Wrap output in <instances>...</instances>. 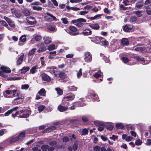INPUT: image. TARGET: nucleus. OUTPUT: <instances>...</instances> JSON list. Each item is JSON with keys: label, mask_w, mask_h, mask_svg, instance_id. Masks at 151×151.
<instances>
[{"label": "nucleus", "mask_w": 151, "mask_h": 151, "mask_svg": "<svg viewBox=\"0 0 151 151\" xmlns=\"http://www.w3.org/2000/svg\"><path fill=\"white\" fill-rule=\"evenodd\" d=\"M47 71L50 72L51 73L56 76L57 73V69L55 67H51L47 68Z\"/></svg>", "instance_id": "nucleus-12"}, {"label": "nucleus", "mask_w": 151, "mask_h": 151, "mask_svg": "<svg viewBox=\"0 0 151 151\" xmlns=\"http://www.w3.org/2000/svg\"><path fill=\"white\" fill-rule=\"evenodd\" d=\"M23 13L24 15L25 16H29L30 14V13L29 11L27 9H24L23 12Z\"/></svg>", "instance_id": "nucleus-47"}, {"label": "nucleus", "mask_w": 151, "mask_h": 151, "mask_svg": "<svg viewBox=\"0 0 151 151\" xmlns=\"http://www.w3.org/2000/svg\"><path fill=\"white\" fill-rule=\"evenodd\" d=\"M68 90L70 91H75L77 90L78 88L74 86H69L68 87Z\"/></svg>", "instance_id": "nucleus-37"}, {"label": "nucleus", "mask_w": 151, "mask_h": 151, "mask_svg": "<svg viewBox=\"0 0 151 151\" xmlns=\"http://www.w3.org/2000/svg\"><path fill=\"white\" fill-rule=\"evenodd\" d=\"M42 38L41 36L40 35H36L35 37V40L36 41H39Z\"/></svg>", "instance_id": "nucleus-54"}, {"label": "nucleus", "mask_w": 151, "mask_h": 151, "mask_svg": "<svg viewBox=\"0 0 151 151\" xmlns=\"http://www.w3.org/2000/svg\"><path fill=\"white\" fill-rule=\"evenodd\" d=\"M42 80L46 81H49L50 80V78L49 76L45 73L42 74Z\"/></svg>", "instance_id": "nucleus-26"}, {"label": "nucleus", "mask_w": 151, "mask_h": 151, "mask_svg": "<svg viewBox=\"0 0 151 151\" xmlns=\"http://www.w3.org/2000/svg\"><path fill=\"white\" fill-rule=\"evenodd\" d=\"M101 76V74L98 73H96L94 75V76L96 78H99Z\"/></svg>", "instance_id": "nucleus-61"}, {"label": "nucleus", "mask_w": 151, "mask_h": 151, "mask_svg": "<svg viewBox=\"0 0 151 151\" xmlns=\"http://www.w3.org/2000/svg\"><path fill=\"white\" fill-rule=\"evenodd\" d=\"M24 56V54L23 53H22L17 61V65H19L22 63Z\"/></svg>", "instance_id": "nucleus-29"}, {"label": "nucleus", "mask_w": 151, "mask_h": 151, "mask_svg": "<svg viewBox=\"0 0 151 151\" xmlns=\"http://www.w3.org/2000/svg\"><path fill=\"white\" fill-rule=\"evenodd\" d=\"M12 13L14 14L17 18L20 17L21 16V12L18 10H16L14 8L11 9Z\"/></svg>", "instance_id": "nucleus-10"}, {"label": "nucleus", "mask_w": 151, "mask_h": 151, "mask_svg": "<svg viewBox=\"0 0 151 151\" xmlns=\"http://www.w3.org/2000/svg\"><path fill=\"white\" fill-rule=\"evenodd\" d=\"M79 19L81 20L80 21V22H78V23L76 24V26L79 27H82L84 25V24L83 22H86V19L82 18H79Z\"/></svg>", "instance_id": "nucleus-16"}, {"label": "nucleus", "mask_w": 151, "mask_h": 151, "mask_svg": "<svg viewBox=\"0 0 151 151\" xmlns=\"http://www.w3.org/2000/svg\"><path fill=\"white\" fill-rule=\"evenodd\" d=\"M29 87V85L27 84H25L22 86L21 89L23 90H27Z\"/></svg>", "instance_id": "nucleus-49"}, {"label": "nucleus", "mask_w": 151, "mask_h": 151, "mask_svg": "<svg viewBox=\"0 0 151 151\" xmlns=\"http://www.w3.org/2000/svg\"><path fill=\"white\" fill-rule=\"evenodd\" d=\"M106 129L108 130L111 131L113 129V126L111 124L108 125L106 126Z\"/></svg>", "instance_id": "nucleus-51"}, {"label": "nucleus", "mask_w": 151, "mask_h": 151, "mask_svg": "<svg viewBox=\"0 0 151 151\" xmlns=\"http://www.w3.org/2000/svg\"><path fill=\"white\" fill-rule=\"evenodd\" d=\"M122 3L126 6L129 5L130 4V1L128 0H124Z\"/></svg>", "instance_id": "nucleus-63"}, {"label": "nucleus", "mask_w": 151, "mask_h": 151, "mask_svg": "<svg viewBox=\"0 0 151 151\" xmlns=\"http://www.w3.org/2000/svg\"><path fill=\"white\" fill-rule=\"evenodd\" d=\"M26 21L29 24L33 25L36 24V22L35 18L33 17H29L27 18Z\"/></svg>", "instance_id": "nucleus-9"}, {"label": "nucleus", "mask_w": 151, "mask_h": 151, "mask_svg": "<svg viewBox=\"0 0 151 151\" xmlns=\"http://www.w3.org/2000/svg\"><path fill=\"white\" fill-rule=\"evenodd\" d=\"M55 128L56 127L54 126L50 127L44 130L43 132V133H45L51 132L55 129Z\"/></svg>", "instance_id": "nucleus-22"}, {"label": "nucleus", "mask_w": 151, "mask_h": 151, "mask_svg": "<svg viewBox=\"0 0 151 151\" xmlns=\"http://www.w3.org/2000/svg\"><path fill=\"white\" fill-rule=\"evenodd\" d=\"M104 12L106 14H110L111 13V11L108 8H105L104 9Z\"/></svg>", "instance_id": "nucleus-62"}, {"label": "nucleus", "mask_w": 151, "mask_h": 151, "mask_svg": "<svg viewBox=\"0 0 151 151\" xmlns=\"http://www.w3.org/2000/svg\"><path fill=\"white\" fill-rule=\"evenodd\" d=\"M88 133V130L86 128L84 129L82 131V135H85L87 134Z\"/></svg>", "instance_id": "nucleus-57"}, {"label": "nucleus", "mask_w": 151, "mask_h": 151, "mask_svg": "<svg viewBox=\"0 0 151 151\" xmlns=\"http://www.w3.org/2000/svg\"><path fill=\"white\" fill-rule=\"evenodd\" d=\"M1 71H0V76L4 77H5L6 76L4 73H11V70L7 67L1 66L0 67Z\"/></svg>", "instance_id": "nucleus-4"}, {"label": "nucleus", "mask_w": 151, "mask_h": 151, "mask_svg": "<svg viewBox=\"0 0 151 151\" xmlns=\"http://www.w3.org/2000/svg\"><path fill=\"white\" fill-rule=\"evenodd\" d=\"M26 35H24L22 36L19 38L20 41L22 43H24L26 40Z\"/></svg>", "instance_id": "nucleus-38"}, {"label": "nucleus", "mask_w": 151, "mask_h": 151, "mask_svg": "<svg viewBox=\"0 0 151 151\" xmlns=\"http://www.w3.org/2000/svg\"><path fill=\"white\" fill-rule=\"evenodd\" d=\"M94 124L97 126H106V125L102 122L99 121H95L94 122Z\"/></svg>", "instance_id": "nucleus-20"}, {"label": "nucleus", "mask_w": 151, "mask_h": 151, "mask_svg": "<svg viewBox=\"0 0 151 151\" xmlns=\"http://www.w3.org/2000/svg\"><path fill=\"white\" fill-rule=\"evenodd\" d=\"M46 13L47 15L44 17L46 21L50 22L53 20L56 19V17L52 14L48 12H47Z\"/></svg>", "instance_id": "nucleus-6"}, {"label": "nucleus", "mask_w": 151, "mask_h": 151, "mask_svg": "<svg viewBox=\"0 0 151 151\" xmlns=\"http://www.w3.org/2000/svg\"><path fill=\"white\" fill-rule=\"evenodd\" d=\"M38 93L42 96H45L46 92L44 89L42 88L38 92Z\"/></svg>", "instance_id": "nucleus-36"}, {"label": "nucleus", "mask_w": 151, "mask_h": 151, "mask_svg": "<svg viewBox=\"0 0 151 151\" xmlns=\"http://www.w3.org/2000/svg\"><path fill=\"white\" fill-rule=\"evenodd\" d=\"M121 43L123 46H127L129 44V42L127 38H123L121 41Z\"/></svg>", "instance_id": "nucleus-21"}, {"label": "nucleus", "mask_w": 151, "mask_h": 151, "mask_svg": "<svg viewBox=\"0 0 151 151\" xmlns=\"http://www.w3.org/2000/svg\"><path fill=\"white\" fill-rule=\"evenodd\" d=\"M29 69V67L28 66L24 67L21 70V73H25Z\"/></svg>", "instance_id": "nucleus-34"}, {"label": "nucleus", "mask_w": 151, "mask_h": 151, "mask_svg": "<svg viewBox=\"0 0 151 151\" xmlns=\"http://www.w3.org/2000/svg\"><path fill=\"white\" fill-rule=\"evenodd\" d=\"M63 103L64 106L67 108V109H68V107L70 105V103L67 101H65L63 102Z\"/></svg>", "instance_id": "nucleus-58"}, {"label": "nucleus", "mask_w": 151, "mask_h": 151, "mask_svg": "<svg viewBox=\"0 0 151 151\" xmlns=\"http://www.w3.org/2000/svg\"><path fill=\"white\" fill-rule=\"evenodd\" d=\"M81 20L79 19V18L77 19H74L71 21V22L74 25L76 26L77 24H76L78 23V22H80V21Z\"/></svg>", "instance_id": "nucleus-56"}, {"label": "nucleus", "mask_w": 151, "mask_h": 151, "mask_svg": "<svg viewBox=\"0 0 151 151\" xmlns=\"http://www.w3.org/2000/svg\"><path fill=\"white\" fill-rule=\"evenodd\" d=\"M142 143V141L140 139H138L136 141L135 144L139 146L141 145Z\"/></svg>", "instance_id": "nucleus-48"}, {"label": "nucleus", "mask_w": 151, "mask_h": 151, "mask_svg": "<svg viewBox=\"0 0 151 151\" xmlns=\"http://www.w3.org/2000/svg\"><path fill=\"white\" fill-rule=\"evenodd\" d=\"M63 90L57 87V94L58 96H61L63 94Z\"/></svg>", "instance_id": "nucleus-43"}, {"label": "nucleus", "mask_w": 151, "mask_h": 151, "mask_svg": "<svg viewBox=\"0 0 151 151\" xmlns=\"http://www.w3.org/2000/svg\"><path fill=\"white\" fill-rule=\"evenodd\" d=\"M39 68L37 65L34 66L30 69V72L32 74H34L37 72V70Z\"/></svg>", "instance_id": "nucleus-25"}, {"label": "nucleus", "mask_w": 151, "mask_h": 151, "mask_svg": "<svg viewBox=\"0 0 151 151\" xmlns=\"http://www.w3.org/2000/svg\"><path fill=\"white\" fill-rule=\"evenodd\" d=\"M102 14H98L95 15L94 17H91L92 20H94L98 18L99 17L101 16L102 15Z\"/></svg>", "instance_id": "nucleus-53"}, {"label": "nucleus", "mask_w": 151, "mask_h": 151, "mask_svg": "<svg viewBox=\"0 0 151 151\" xmlns=\"http://www.w3.org/2000/svg\"><path fill=\"white\" fill-rule=\"evenodd\" d=\"M25 134L26 133L24 132H23L20 133L18 136H17L19 140L22 141L25 137Z\"/></svg>", "instance_id": "nucleus-24"}, {"label": "nucleus", "mask_w": 151, "mask_h": 151, "mask_svg": "<svg viewBox=\"0 0 151 151\" xmlns=\"http://www.w3.org/2000/svg\"><path fill=\"white\" fill-rule=\"evenodd\" d=\"M82 68L80 69L77 72V76L78 78H80L82 75Z\"/></svg>", "instance_id": "nucleus-46"}, {"label": "nucleus", "mask_w": 151, "mask_h": 151, "mask_svg": "<svg viewBox=\"0 0 151 151\" xmlns=\"http://www.w3.org/2000/svg\"><path fill=\"white\" fill-rule=\"evenodd\" d=\"M101 37H100L95 36L93 37H90L89 38L91 39H92L91 40L92 42L96 43H97L100 42Z\"/></svg>", "instance_id": "nucleus-19"}, {"label": "nucleus", "mask_w": 151, "mask_h": 151, "mask_svg": "<svg viewBox=\"0 0 151 151\" xmlns=\"http://www.w3.org/2000/svg\"><path fill=\"white\" fill-rule=\"evenodd\" d=\"M23 96L21 95L15 99L14 101L16 104H19L22 103L23 101Z\"/></svg>", "instance_id": "nucleus-17"}, {"label": "nucleus", "mask_w": 151, "mask_h": 151, "mask_svg": "<svg viewBox=\"0 0 151 151\" xmlns=\"http://www.w3.org/2000/svg\"><path fill=\"white\" fill-rule=\"evenodd\" d=\"M88 96L89 98L92 99L93 101H98V96L96 93L95 92L92 90H89L88 91Z\"/></svg>", "instance_id": "nucleus-5"}, {"label": "nucleus", "mask_w": 151, "mask_h": 151, "mask_svg": "<svg viewBox=\"0 0 151 151\" xmlns=\"http://www.w3.org/2000/svg\"><path fill=\"white\" fill-rule=\"evenodd\" d=\"M101 148L99 146H96L94 147V150L95 151H100V150H101Z\"/></svg>", "instance_id": "nucleus-64"}, {"label": "nucleus", "mask_w": 151, "mask_h": 151, "mask_svg": "<svg viewBox=\"0 0 151 151\" xmlns=\"http://www.w3.org/2000/svg\"><path fill=\"white\" fill-rule=\"evenodd\" d=\"M75 97L74 94L72 93H70L68 94L66 96L64 97L63 99L66 101H69L73 100Z\"/></svg>", "instance_id": "nucleus-7"}, {"label": "nucleus", "mask_w": 151, "mask_h": 151, "mask_svg": "<svg viewBox=\"0 0 151 151\" xmlns=\"http://www.w3.org/2000/svg\"><path fill=\"white\" fill-rule=\"evenodd\" d=\"M12 94V90H7L3 92L4 96L6 98L9 97L8 95Z\"/></svg>", "instance_id": "nucleus-30"}, {"label": "nucleus", "mask_w": 151, "mask_h": 151, "mask_svg": "<svg viewBox=\"0 0 151 151\" xmlns=\"http://www.w3.org/2000/svg\"><path fill=\"white\" fill-rule=\"evenodd\" d=\"M31 7L35 10L41 11L42 9V7L40 6H31Z\"/></svg>", "instance_id": "nucleus-40"}, {"label": "nucleus", "mask_w": 151, "mask_h": 151, "mask_svg": "<svg viewBox=\"0 0 151 151\" xmlns=\"http://www.w3.org/2000/svg\"><path fill=\"white\" fill-rule=\"evenodd\" d=\"M86 24L88 25L89 27L95 30H98L100 28V26L98 23H86Z\"/></svg>", "instance_id": "nucleus-11"}, {"label": "nucleus", "mask_w": 151, "mask_h": 151, "mask_svg": "<svg viewBox=\"0 0 151 151\" xmlns=\"http://www.w3.org/2000/svg\"><path fill=\"white\" fill-rule=\"evenodd\" d=\"M133 28L132 25H126L123 26V29L124 31L126 32H130Z\"/></svg>", "instance_id": "nucleus-13"}, {"label": "nucleus", "mask_w": 151, "mask_h": 151, "mask_svg": "<svg viewBox=\"0 0 151 151\" xmlns=\"http://www.w3.org/2000/svg\"><path fill=\"white\" fill-rule=\"evenodd\" d=\"M45 108V106L43 105H41L38 108V109L39 113L42 112Z\"/></svg>", "instance_id": "nucleus-45"}, {"label": "nucleus", "mask_w": 151, "mask_h": 151, "mask_svg": "<svg viewBox=\"0 0 151 151\" xmlns=\"http://www.w3.org/2000/svg\"><path fill=\"white\" fill-rule=\"evenodd\" d=\"M116 127L118 129H124V126L123 124L122 123H117L116 124Z\"/></svg>", "instance_id": "nucleus-32"}, {"label": "nucleus", "mask_w": 151, "mask_h": 151, "mask_svg": "<svg viewBox=\"0 0 151 151\" xmlns=\"http://www.w3.org/2000/svg\"><path fill=\"white\" fill-rule=\"evenodd\" d=\"M24 112V113L22 115H20L19 117L20 118H27L31 114V111L30 110H26L25 111L24 110H20L19 111H17L15 114H12V117L15 118L17 115H18L19 113L22 114Z\"/></svg>", "instance_id": "nucleus-1"}, {"label": "nucleus", "mask_w": 151, "mask_h": 151, "mask_svg": "<svg viewBox=\"0 0 151 151\" xmlns=\"http://www.w3.org/2000/svg\"><path fill=\"white\" fill-rule=\"evenodd\" d=\"M137 18L134 16H131L129 19L130 21L133 23L135 22L137 20Z\"/></svg>", "instance_id": "nucleus-44"}, {"label": "nucleus", "mask_w": 151, "mask_h": 151, "mask_svg": "<svg viewBox=\"0 0 151 151\" xmlns=\"http://www.w3.org/2000/svg\"><path fill=\"white\" fill-rule=\"evenodd\" d=\"M58 109L60 112H63L66 111L67 109V108L66 107L60 104L58 106Z\"/></svg>", "instance_id": "nucleus-23"}, {"label": "nucleus", "mask_w": 151, "mask_h": 151, "mask_svg": "<svg viewBox=\"0 0 151 151\" xmlns=\"http://www.w3.org/2000/svg\"><path fill=\"white\" fill-rule=\"evenodd\" d=\"M131 60L136 62L137 61H140L141 63L143 65H146L149 63V61L145 60L142 57L136 56H133L131 57L130 58Z\"/></svg>", "instance_id": "nucleus-2"}, {"label": "nucleus", "mask_w": 151, "mask_h": 151, "mask_svg": "<svg viewBox=\"0 0 151 151\" xmlns=\"http://www.w3.org/2000/svg\"><path fill=\"white\" fill-rule=\"evenodd\" d=\"M122 61L124 63H127L129 60L128 58L126 57H122Z\"/></svg>", "instance_id": "nucleus-55"}, {"label": "nucleus", "mask_w": 151, "mask_h": 151, "mask_svg": "<svg viewBox=\"0 0 151 151\" xmlns=\"http://www.w3.org/2000/svg\"><path fill=\"white\" fill-rule=\"evenodd\" d=\"M46 50V48L45 47H40L37 50L38 52L40 53L45 51Z\"/></svg>", "instance_id": "nucleus-41"}, {"label": "nucleus", "mask_w": 151, "mask_h": 151, "mask_svg": "<svg viewBox=\"0 0 151 151\" xmlns=\"http://www.w3.org/2000/svg\"><path fill=\"white\" fill-rule=\"evenodd\" d=\"M67 32L71 35H76L79 34L77 28L73 26H69L68 29L67 30Z\"/></svg>", "instance_id": "nucleus-3"}, {"label": "nucleus", "mask_w": 151, "mask_h": 151, "mask_svg": "<svg viewBox=\"0 0 151 151\" xmlns=\"http://www.w3.org/2000/svg\"><path fill=\"white\" fill-rule=\"evenodd\" d=\"M59 77L60 78L59 80L60 81L61 79H64L66 78V76L64 72H60L59 74Z\"/></svg>", "instance_id": "nucleus-28"}, {"label": "nucleus", "mask_w": 151, "mask_h": 151, "mask_svg": "<svg viewBox=\"0 0 151 151\" xmlns=\"http://www.w3.org/2000/svg\"><path fill=\"white\" fill-rule=\"evenodd\" d=\"M41 149L42 151H47V149L48 148V145H44L42 146Z\"/></svg>", "instance_id": "nucleus-50"}, {"label": "nucleus", "mask_w": 151, "mask_h": 151, "mask_svg": "<svg viewBox=\"0 0 151 151\" xmlns=\"http://www.w3.org/2000/svg\"><path fill=\"white\" fill-rule=\"evenodd\" d=\"M8 141L10 143H13L19 141L17 136H13L8 139Z\"/></svg>", "instance_id": "nucleus-15"}, {"label": "nucleus", "mask_w": 151, "mask_h": 151, "mask_svg": "<svg viewBox=\"0 0 151 151\" xmlns=\"http://www.w3.org/2000/svg\"><path fill=\"white\" fill-rule=\"evenodd\" d=\"M100 42H101L103 45L105 46H107L109 44L108 42L106 40L105 38L101 37L100 39Z\"/></svg>", "instance_id": "nucleus-31"}, {"label": "nucleus", "mask_w": 151, "mask_h": 151, "mask_svg": "<svg viewBox=\"0 0 151 151\" xmlns=\"http://www.w3.org/2000/svg\"><path fill=\"white\" fill-rule=\"evenodd\" d=\"M44 40L46 44H48L52 42L51 39L49 37H44Z\"/></svg>", "instance_id": "nucleus-33"}, {"label": "nucleus", "mask_w": 151, "mask_h": 151, "mask_svg": "<svg viewBox=\"0 0 151 151\" xmlns=\"http://www.w3.org/2000/svg\"><path fill=\"white\" fill-rule=\"evenodd\" d=\"M7 23H8L9 25H10L11 27H15V25L14 24V23L10 19L9 21Z\"/></svg>", "instance_id": "nucleus-59"}, {"label": "nucleus", "mask_w": 151, "mask_h": 151, "mask_svg": "<svg viewBox=\"0 0 151 151\" xmlns=\"http://www.w3.org/2000/svg\"><path fill=\"white\" fill-rule=\"evenodd\" d=\"M7 132L6 130L5 129H3L0 130V136L3 135L5 133Z\"/></svg>", "instance_id": "nucleus-60"}, {"label": "nucleus", "mask_w": 151, "mask_h": 151, "mask_svg": "<svg viewBox=\"0 0 151 151\" xmlns=\"http://www.w3.org/2000/svg\"><path fill=\"white\" fill-rule=\"evenodd\" d=\"M73 104L76 107H81L83 106L84 104L80 101H77L74 102Z\"/></svg>", "instance_id": "nucleus-35"}, {"label": "nucleus", "mask_w": 151, "mask_h": 151, "mask_svg": "<svg viewBox=\"0 0 151 151\" xmlns=\"http://www.w3.org/2000/svg\"><path fill=\"white\" fill-rule=\"evenodd\" d=\"M56 46L54 44H52L50 45L47 47V49L49 50H52L55 48Z\"/></svg>", "instance_id": "nucleus-42"}, {"label": "nucleus", "mask_w": 151, "mask_h": 151, "mask_svg": "<svg viewBox=\"0 0 151 151\" xmlns=\"http://www.w3.org/2000/svg\"><path fill=\"white\" fill-rule=\"evenodd\" d=\"M37 49L35 48H33L29 52L28 54V56L32 55L34 54L35 52Z\"/></svg>", "instance_id": "nucleus-39"}, {"label": "nucleus", "mask_w": 151, "mask_h": 151, "mask_svg": "<svg viewBox=\"0 0 151 151\" xmlns=\"http://www.w3.org/2000/svg\"><path fill=\"white\" fill-rule=\"evenodd\" d=\"M12 94L14 97L17 96L18 97L22 95L21 94L17 88L12 90Z\"/></svg>", "instance_id": "nucleus-14"}, {"label": "nucleus", "mask_w": 151, "mask_h": 151, "mask_svg": "<svg viewBox=\"0 0 151 151\" xmlns=\"http://www.w3.org/2000/svg\"><path fill=\"white\" fill-rule=\"evenodd\" d=\"M134 50L136 51L146 52L147 51V49L145 47H137L134 49Z\"/></svg>", "instance_id": "nucleus-27"}, {"label": "nucleus", "mask_w": 151, "mask_h": 151, "mask_svg": "<svg viewBox=\"0 0 151 151\" xmlns=\"http://www.w3.org/2000/svg\"><path fill=\"white\" fill-rule=\"evenodd\" d=\"M92 31L90 29H86L84 30L82 32V34L84 35L88 36L91 35Z\"/></svg>", "instance_id": "nucleus-18"}, {"label": "nucleus", "mask_w": 151, "mask_h": 151, "mask_svg": "<svg viewBox=\"0 0 151 151\" xmlns=\"http://www.w3.org/2000/svg\"><path fill=\"white\" fill-rule=\"evenodd\" d=\"M85 56L84 58V60L86 62L89 63L92 60V55L91 53L88 52H87L85 54Z\"/></svg>", "instance_id": "nucleus-8"}, {"label": "nucleus", "mask_w": 151, "mask_h": 151, "mask_svg": "<svg viewBox=\"0 0 151 151\" xmlns=\"http://www.w3.org/2000/svg\"><path fill=\"white\" fill-rule=\"evenodd\" d=\"M143 6V4L141 2H138L136 4V6L137 8H140Z\"/></svg>", "instance_id": "nucleus-52"}]
</instances>
